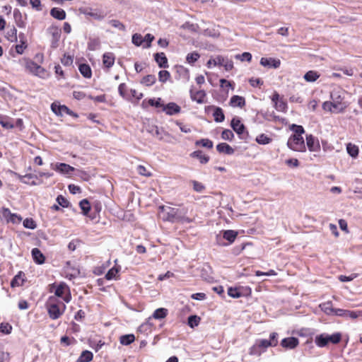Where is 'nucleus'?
<instances>
[{
  "instance_id": "412c9836",
  "label": "nucleus",
  "mask_w": 362,
  "mask_h": 362,
  "mask_svg": "<svg viewBox=\"0 0 362 362\" xmlns=\"http://www.w3.org/2000/svg\"><path fill=\"white\" fill-rule=\"evenodd\" d=\"M216 150L221 153L232 155L234 153V149L226 143H221L216 146Z\"/></svg>"
},
{
  "instance_id": "7ed1b4c3",
  "label": "nucleus",
  "mask_w": 362,
  "mask_h": 362,
  "mask_svg": "<svg viewBox=\"0 0 362 362\" xmlns=\"http://www.w3.org/2000/svg\"><path fill=\"white\" fill-rule=\"evenodd\" d=\"M341 340V334L339 332H336L331 335L327 333H322L315 337V343L318 347H325L329 343L337 344Z\"/></svg>"
},
{
  "instance_id": "603ef678",
  "label": "nucleus",
  "mask_w": 362,
  "mask_h": 362,
  "mask_svg": "<svg viewBox=\"0 0 362 362\" xmlns=\"http://www.w3.org/2000/svg\"><path fill=\"white\" fill-rule=\"evenodd\" d=\"M181 28L187 30L192 33H197L198 25L196 24L191 23L189 22H186L181 26Z\"/></svg>"
},
{
  "instance_id": "a19ab883",
  "label": "nucleus",
  "mask_w": 362,
  "mask_h": 362,
  "mask_svg": "<svg viewBox=\"0 0 362 362\" xmlns=\"http://www.w3.org/2000/svg\"><path fill=\"white\" fill-rule=\"evenodd\" d=\"M6 38L11 42L17 40V30L15 27L7 31Z\"/></svg>"
},
{
  "instance_id": "2f4dec72",
  "label": "nucleus",
  "mask_w": 362,
  "mask_h": 362,
  "mask_svg": "<svg viewBox=\"0 0 362 362\" xmlns=\"http://www.w3.org/2000/svg\"><path fill=\"white\" fill-rule=\"evenodd\" d=\"M168 315V310L166 308H160L156 309L153 313V317L157 320H160L166 317Z\"/></svg>"
},
{
  "instance_id": "9b49d317",
  "label": "nucleus",
  "mask_w": 362,
  "mask_h": 362,
  "mask_svg": "<svg viewBox=\"0 0 362 362\" xmlns=\"http://www.w3.org/2000/svg\"><path fill=\"white\" fill-rule=\"evenodd\" d=\"M48 314L49 317L52 320L58 319L63 313L59 305L55 303H51L47 306Z\"/></svg>"
},
{
  "instance_id": "052dcab7",
  "label": "nucleus",
  "mask_w": 362,
  "mask_h": 362,
  "mask_svg": "<svg viewBox=\"0 0 362 362\" xmlns=\"http://www.w3.org/2000/svg\"><path fill=\"white\" fill-rule=\"evenodd\" d=\"M233 137L234 134L230 129H225L221 133V138L224 140L231 141Z\"/></svg>"
},
{
  "instance_id": "774afa93",
  "label": "nucleus",
  "mask_w": 362,
  "mask_h": 362,
  "mask_svg": "<svg viewBox=\"0 0 362 362\" xmlns=\"http://www.w3.org/2000/svg\"><path fill=\"white\" fill-rule=\"evenodd\" d=\"M61 62L64 66H70L73 63V58L71 56L64 55L62 58Z\"/></svg>"
},
{
  "instance_id": "a211bd4d",
  "label": "nucleus",
  "mask_w": 362,
  "mask_h": 362,
  "mask_svg": "<svg viewBox=\"0 0 362 362\" xmlns=\"http://www.w3.org/2000/svg\"><path fill=\"white\" fill-rule=\"evenodd\" d=\"M26 68L35 75H40L44 72V69L42 66L32 61L27 62Z\"/></svg>"
},
{
  "instance_id": "cd10ccee",
  "label": "nucleus",
  "mask_w": 362,
  "mask_h": 362,
  "mask_svg": "<svg viewBox=\"0 0 362 362\" xmlns=\"http://www.w3.org/2000/svg\"><path fill=\"white\" fill-rule=\"evenodd\" d=\"M191 156L193 158H198L200 163L202 164H205L208 163V161L209 160V157L204 154L201 151H196L192 152L191 153Z\"/></svg>"
},
{
  "instance_id": "6e6d98bb",
  "label": "nucleus",
  "mask_w": 362,
  "mask_h": 362,
  "mask_svg": "<svg viewBox=\"0 0 362 362\" xmlns=\"http://www.w3.org/2000/svg\"><path fill=\"white\" fill-rule=\"evenodd\" d=\"M23 226L29 229H35L37 226L33 218H27L23 221Z\"/></svg>"
},
{
  "instance_id": "680f3d73",
  "label": "nucleus",
  "mask_w": 362,
  "mask_h": 362,
  "mask_svg": "<svg viewBox=\"0 0 362 362\" xmlns=\"http://www.w3.org/2000/svg\"><path fill=\"white\" fill-rule=\"evenodd\" d=\"M58 204L64 208L69 206V201L64 198L62 195H59L56 199Z\"/></svg>"
},
{
  "instance_id": "b1692460",
  "label": "nucleus",
  "mask_w": 362,
  "mask_h": 362,
  "mask_svg": "<svg viewBox=\"0 0 362 362\" xmlns=\"http://www.w3.org/2000/svg\"><path fill=\"white\" fill-rule=\"evenodd\" d=\"M320 76L317 71L311 70L305 74L303 78L307 82H315L319 78Z\"/></svg>"
},
{
  "instance_id": "4c0bfd02",
  "label": "nucleus",
  "mask_w": 362,
  "mask_h": 362,
  "mask_svg": "<svg viewBox=\"0 0 362 362\" xmlns=\"http://www.w3.org/2000/svg\"><path fill=\"white\" fill-rule=\"evenodd\" d=\"M196 146H202V147H205L207 148H211L213 147V142L212 141L209 140V139H202L200 140H198L195 142Z\"/></svg>"
},
{
  "instance_id": "7c9ffc66",
  "label": "nucleus",
  "mask_w": 362,
  "mask_h": 362,
  "mask_svg": "<svg viewBox=\"0 0 362 362\" xmlns=\"http://www.w3.org/2000/svg\"><path fill=\"white\" fill-rule=\"evenodd\" d=\"M214 120L216 122H222L225 119V116L222 109L219 107H214V112L213 113Z\"/></svg>"
},
{
  "instance_id": "864d4df0",
  "label": "nucleus",
  "mask_w": 362,
  "mask_h": 362,
  "mask_svg": "<svg viewBox=\"0 0 362 362\" xmlns=\"http://www.w3.org/2000/svg\"><path fill=\"white\" fill-rule=\"evenodd\" d=\"M170 77V74L169 71L163 70L160 71L158 73V78L159 81L162 83L166 82Z\"/></svg>"
},
{
  "instance_id": "f704fd0d",
  "label": "nucleus",
  "mask_w": 362,
  "mask_h": 362,
  "mask_svg": "<svg viewBox=\"0 0 362 362\" xmlns=\"http://www.w3.org/2000/svg\"><path fill=\"white\" fill-rule=\"evenodd\" d=\"M19 39L21 40V44L17 45L16 46V51L18 54H23L24 49L27 47L25 41L24 40V35L22 33L19 34Z\"/></svg>"
},
{
  "instance_id": "338daca9",
  "label": "nucleus",
  "mask_w": 362,
  "mask_h": 362,
  "mask_svg": "<svg viewBox=\"0 0 362 362\" xmlns=\"http://www.w3.org/2000/svg\"><path fill=\"white\" fill-rule=\"evenodd\" d=\"M278 334L276 332H272L270 334L269 341L272 344V346H276L278 344L277 339Z\"/></svg>"
},
{
  "instance_id": "c85d7f7f",
  "label": "nucleus",
  "mask_w": 362,
  "mask_h": 362,
  "mask_svg": "<svg viewBox=\"0 0 362 362\" xmlns=\"http://www.w3.org/2000/svg\"><path fill=\"white\" fill-rule=\"evenodd\" d=\"M135 340V337L133 334H124L120 337L119 342L122 345H129Z\"/></svg>"
},
{
  "instance_id": "79ce46f5",
  "label": "nucleus",
  "mask_w": 362,
  "mask_h": 362,
  "mask_svg": "<svg viewBox=\"0 0 362 362\" xmlns=\"http://www.w3.org/2000/svg\"><path fill=\"white\" fill-rule=\"evenodd\" d=\"M156 81V78L154 75H147L143 78L141 83L147 86H150L154 84Z\"/></svg>"
},
{
  "instance_id": "ddd939ff",
  "label": "nucleus",
  "mask_w": 362,
  "mask_h": 362,
  "mask_svg": "<svg viewBox=\"0 0 362 362\" xmlns=\"http://www.w3.org/2000/svg\"><path fill=\"white\" fill-rule=\"evenodd\" d=\"M163 111L168 115H173L180 112L181 107L175 103H169L163 106Z\"/></svg>"
},
{
  "instance_id": "13d9d810",
  "label": "nucleus",
  "mask_w": 362,
  "mask_h": 362,
  "mask_svg": "<svg viewBox=\"0 0 362 362\" xmlns=\"http://www.w3.org/2000/svg\"><path fill=\"white\" fill-rule=\"evenodd\" d=\"M148 103L151 106H154L156 107H162V110L163 109V106L165 105L164 104H163L161 103L160 98H157V100H156L155 98H151L148 100Z\"/></svg>"
},
{
  "instance_id": "a878e982",
  "label": "nucleus",
  "mask_w": 362,
  "mask_h": 362,
  "mask_svg": "<svg viewBox=\"0 0 362 362\" xmlns=\"http://www.w3.org/2000/svg\"><path fill=\"white\" fill-rule=\"evenodd\" d=\"M23 276H24V274L22 272H19L18 274H16L14 276V278L11 280V286L13 288V287L22 286L24 282Z\"/></svg>"
},
{
  "instance_id": "e433bc0d",
  "label": "nucleus",
  "mask_w": 362,
  "mask_h": 362,
  "mask_svg": "<svg viewBox=\"0 0 362 362\" xmlns=\"http://www.w3.org/2000/svg\"><path fill=\"white\" fill-rule=\"evenodd\" d=\"M0 124L6 129H12L14 127L11 119L6 117L0 116Z\"/></svg>"
},
{
  "instance_id": "6e6552de",
  "label": "nucleus",
  "mask_w": 362,
  "mask_h": 362,
  "mask_svg": "<svg viewBox=\"0 0 362 362\" xmlns=\"http://www.w3.org/2000/svg\"><path fill=\"white\" fill-rule=\"evenodd\" d=\"M231 127L240 136V139H245L244 135L245 127L239 119L233 118L231 121Z\"/></svg>"
},
{
  "instance_id": "09e8293b",
  "label": "nucleus",
  "mask_w": 362,
  "mask_h": 362,
  "mask_svg": "<svg viewBox=\"0 0 362 362\" xmlns=\"http://www.w3.org/2000/svg\"><path fill=\"white\" fill-rule=\"evenodd\" d=\"M199 57L200 56L197 52H194L192 53H189L187 55L186 60L189 64H192L199 59Z\"/></svg>"
},
{
  "instance_id": "4d7b16f0",
  "label": "nucleus",
  "mask_w": 362,
  "mask_h": 362,
  "mask_svg": "<svg viewBox=\"0 0 362 362\" xmlns=\"http://www.w3.org/2000/svg\"><path fill=\"white\" fill-rule=\"evenodd\" d=\"M235 57L242 62H250L252 59V54L250 52H243L241 54H236Z\"/></svg>"
},
{
  "instance_id": "f03ea898",
  "label": "nucleus",
  "mask_w": 362,
  "mask_h": 362,
  "mask_svg": "<svg viewBox=\"0 0 362 362\" xmlns=\"http://www.w3.org/2000/svg\"><path fill=\"white\" fill-rule=\"evenodd\" d=\"M345 92L340 88L334 89L331 92V100L334 105V113L343 112L347 107L344 101Z\"/></svg>"
},
{
  "instance_id": "0eeeda50",
  "label": "nucleus",
  "mask_w": 362,
  "mask_h": 362,
  "mask_svg": "<svg viewBox=\"0 0 362 362\" xmlns=\"http://www.w3.org/2000/svg\"><path fill=\"white\" fill-rule=\"evenodd\" d=\"M260 64L264 66L269 69H277L281 65V61L279 59L276 58H272V57H262L260 59Z\"/></svg>"
},
{
  "instance_id": "de8ad7c7",
  "label": "nucleus",
  "mask_w": 362,
  "mask_h": 362,
  "mask_svg": "<svg viewBox=\"0 0 362 362\" xmlns=\"http://www.w3.org/2000/svg\"><path fill=\"white\" fill-rule=\"evenodd\" d=\"M263 350L259 347L257 344H255L252 346L250 347L249 351V354L252 356H260L263 353Z\"/></svg>"
},
{
  "instance_id": "a18cd8bd",
  "label": "nucleus",
  "mask_w": 362,
  "mask_h": 362,
  "mask_svg": "<svg viewBox=\"0 0 362 362\" xmlns=\"http://www.w3.org/2000/svg\"><path fill=\"white\" fill-rule=\"evenodd\" d=\"M108 23L111 26L115 28L116 29H117L119 30H122V31L125 30L124 25L118 20H115V19L110 20L108 21Z\"/></svg>"
},
{
  "instance_id": "1a4fd4ad",
  "label": "nucleus",
  "mask_w": 362,
  "mask_h": 362,
  "mask_svg": "<svg viewBox=\"0 0 362 362\" xmlns=\"http://www.w3.org/2000/svg\"><path fill=\"white\" fill-rule=\"evenodd\" d=\"M52 169L64 175H70L74 170V168L73 167L63 163H57L55 164H52Z\"/></svg>"
},
{
  "instance_id": "f257e3e1",
  "label": "nucleus",
  "mask_w": 362,
  "mask_h": 362,
  "mask_svg": "<svg viewBox=\"0 0 362 362\" xmlns=\"http://www.w3.org/2000/svg\"><path fill=\"white\" fill-rule=\"evenodd\" d=\"M187 211L172 207L169 205H161L158 207V214L164 221L170 223H192V219L186 216Z\"/></svg>"
},
{
  "instance_id": "ea45409f",
  "label": "nucleus",
  "mask_w": 362,
  "mask_h": 362,
  "mask_svg": "<svg viewBox=\"0 0 362 362\" xmlns=\"http://www.w3.org/2000/svg\"><path fill=\"white\" fill-rule=\"evenodd\" d=\"M256 141L259 144H268L272 141V139L264 134H261L256 138Z\"/></svg>"
},
{
  "instance_id": "473e14b6",
  "label": "nucleus",
  "mask_w": 362,
  "mask_h": 362,
  "mask_svg": "<svg viewBox=\"0 0 362 362\" xmlns=\"http://www.w3.org/2000/svg\"><path fill=\"white\" fill-rule=\"evenodd\" d=\"M347 153L353 158H356L358 154V148L357 146L351 143L346 146Z\"/></svg>"
},
{
  "instance_id": "9d476101",
  "label": "nucleus",
  "mask_w": 362,
  "mask_h": 362,
  "mask_svg": "<svg viewBox=\"0 0 362 362\" xmlns=\"http://www.w3.org/2000/svg\"><path fill=\"white\" fill-rule=\"evenodd\" d=\"M51 109L54 113L59 116H63L64 114L71 115L72 111L70 110L66 106L57 105L53 103L51 105Z\"/></svg>"
},
{
  "instance_id": "4468645a",
  "label": "nucleus",
  "mask_w": 362,
  "mask_h": 362,
  "mask_svg": "<svg viewBox=\"0 0 362 362\" xmlns=\"http://www.w3.org/2000/svg\"><path fill=\"white\" fill-rule=\"evenodd\" d=\"M115 60V56L112 52H105L103 55V64L108 69L114 65Z\"/></svg>"
},
{
  "instance_id": "c03bdc74",
  "label": "nucleus",
  "mask_w": 362,
  "mask_h": 362,
  "mask_svg": "<svg viewBox=\"0 0 362 362\" xmlns=\"http://www.w3.org/2000/svg\"><path fill=\"white\" fill-rule=\"evenodd\" d=\"M132 43L136 46H143L144 40L141 34L135 33L132 35Z\"/></svg>"
},
{
  "instance_id": "423d86ee",
  "label": "nucleus",
  "mask_w": 362,
  "mask_h": 362,
  "mask_svg": "<svg viewBox=\"0 0 362 362\" xmlns=\"http://www.w3.org/2000/svg\"><path fill=\"white\" fill-rule=\"evenodd\" d=\"M288 146L296 151H302L305 149V142L302 136L300 135H293L291 136L288 141Z\"/></svg>"
},
{
  "instance_id": "aec40b11",
  "label": "nucleus",
  "mask_w": 362,
  "mask_h": 362,
  "mask_svg": "<svg viewBox=\"0 0 362 362\" xmlns=\"http://www.w3.org/2000/svg\"><path fill=\"white\" fill-rule=\"evenodd\" d=\"M205 96L206 93L204 90H198L194 93L192 90H190L191 99L194 101H196L197 103H203Z\"/></svg>"
},
{
  "instance_id": "37998d69",
  "label": "nucleus",
  "mask_w": 362,
  "mask_h": 362,
  "mask_svg": "<svg viewBox=\"0 0 362 362\" xmlns=\"http://www.w3.org/2000/svg\"><path fill=\"white\" fill-rule=\"evenodd\" d=\"M228 294L229 296L233 298H238L242 296V293L240 289L238 288L230 287L228 289Z\"/></svg>"
},
{
  "instance_id": "f3484780",
  "label": "nucleus",
  "mask_w": 362,
  "mask_h": 362,
  "mask_svg": "<svg viewBox=\"0 0 362 362\" xmlns=\"http://www.w3.org/2000/svg\"><path fill=\"white\" fill-rule=\"evenodd\" d=\"M155 61L160 68H168V59L163 52H159L154 54Z\"/></svg>"
},
{
  "instance_id": "0e129e2a",
  "label": "nucleus",
  "mask_w": 362,
  "mask_h": 362,
  "mask_svg": "<svg viewBox=\"0 0 362 362\" xmlns=\"http://www.w3.org/2000/svg\"><path fill=\"white\" fill-rule=\"evenodd\" d=\"M12 327L8 323H1L0 332L4 334H9L11 331Z\"/></svg>"
},
{
  "instance_id": "2eb2a0df",
  "label": "nucleus",
  "mask_w": 362,
  "mask_h": 362,
  "mask_svg": "<svg viewBox=\"0 0 362 362\" xmlns=\"http://www.w3.org/2000/svg\"><path fill=\"white\" fill-rule=\"evenodd\" d=\"M33 261L37 264H42L45 262V257L40 249L35 247L31 251Z\"/></svg>"
},
{
  "instance_id": "f8f14e48",
  "label": "nucleus",
  "mask_w": 362,
  "mask_h": 362,
  "mask_svg": "<svg viewBox=\"0 0 362 362\" xmlns=\"http://www.w3.org/2000/svg\"><path fill=\"white\" fill-rule=\"evenodd\" d=\"M298 339L293 337L284 338L281 341V346L288 349H293L296 348L298 345Z\"/></svg>"
},
{
  "instance_id": "5fc2aeb1",
  "label": "nucleus",
  "mask_w": 362,
  "mask_h": 362,
  "mask_svg": "<svg viewBox=\"0 0 362 362\" xmlns=\"http://www.w3.org/2000/svg\"><path fill=\"white\" fill-rule=\"evenodd\" d=\"M144 40V48H149L151 47V42L154 40V36L150 33L145 35Z\"/></svg>"
},
{
  "instance_id": "20e7f679",
  "label": "nucleus",
  "mask_w": 362,
  "mask_h": 362,
  "mask_svg": "<svg viewBox=\"0 0 362 362\" xmlns=\"http://www.w3.org/2000/svg\"><path fill=\"white\" fill-rule=\"evenodd\" d=\"M222 233V238L219 235H217L216 238L217 244L221 246H228L232 244L238 235V233L233 230H223Z\"/></svg>"
},
{
  "instance_id": "49530a36",
  "label": "nucleus",
  "mask_w": 362,
  "mask_h": 362,
  "mask_svg": "<svg viewBox=\"0 0 362 362\" xmlns=\"http://www.w3.org/2000/svg\"><path fill=\"white\" fill-rule=\"evenodd\" d=\"M255 344H257V345L260 347L264 352L268 347L272 346V344L268 341V339H259L256 341Z\"/></svg>"
},
{
  "instance_id": "69168bd1",
  "label": "nucleus",
  "mask_w": 362,
  "mask_h": 362,
  "mask_svg": "<svg viewBox=\"0 0 362 362\" xmlns=\"http://www.w3.org/2000/svg\"><path fill=\"white\" fill-rule=\"evenodd\" d=\"M322 108L326 111H329L334 113V105L332 100L323 103Z\"/></svg>"
},
{
  "instance_id": "393cba45",
  "label": "nucleus",
  "mask_w": 362,
  "mask_h": 362,
  "mask_svg": "<svg viewBox=\"0 0 362 362\" xmlns=\"http://www.w3.org/2000/svg\"><path fill=\"white\" fill-rule=\"evenodd\" d=\"M78 69L81 75L85 78H90L91 77L92 71L89 65L86 64H80Z\"/></svg>"
},
{
  "instance_id": "5701e85b",
  "label": "nucleus",
  "mask_w": 362,
  "mask_h": 362,
  "mask_svg": "<svg viewBox=\"0 0 362 362\" xmlns=\"http://www.w3.org/2000/svg\"><path fill=\"white\" fill-rule=\"evenodd\" d=\"M320 309L328 315H333L334 308L331 301H327L320 305Z\"/></svg>"
},
{
  "instance_id": "c756f323",
  "label": "nucleus",
  "mask_w": 362,
  "mask_h": 362,
  "mask_svg": "<svg viewBox=\"0 0 362 362\" xmlns=\"http://www.w3.org/2000/svg\"><path fill=\"white\" fill-rule=\"evenodd\" d=\"M100 47V41L99 38H90L88 42V49L90 51H95Z\"/></svg>"
},
{
  "instance_id": "58836bf2",
  "label": "nucleus",
  "mask_w": 362,
  "mask_h": 362,
  "mask_svg": "<svg viewBox=\"0 0 362 362\" xmlns=\"http://www.w3.org/2000/svg\"><path fill=\"white\" fill-rule=\"evenodd\" d=\"M200 320V317L197 315H190L188 317L187 324L190 327L194 328V327L198 326Z\"/></svg>"
},
{
  "instance_id": "3c124183",
  "label": "nucleus",
  "mask_w": 362,
  "mask_h": 362,
  "mask_svg": "<svg viewBox=\"0 0 362 362\" xmlns=\"http://www.w3.org/2000/svg\"><path fill=\"white\" fill-rule=\"evenodd\" d=\"M66 289H68L67 286L64 283H61L55 290V295L58 297H63L64 291Z\"/></svg>"
},
{
  "instance_id": "bb28decb",
  "label": "nucleus",
  "mask_w": 362,
  "mask_h": 362,
  "mask_svg": "<svg viewBox=\"0 0 362 362\" xmlns=\"http://www.w3.org/2000/svg\"><path fill=\"white\" fill-rule=\"evenodd\" d=\"M93 355L90 351L86 350L82 351L80 356L77 359V362H90L93 360Z\"/></svg>"
},
{
  "instance_id": "e2e57ef3",
  "label": "nucleus",
  "mask_w": 362,
  "mask_h": 362,
  "mask_svg": "<svg viewBox=\"0 0 362 362\" xmlns=\"http://www.w3.org/2000/svg\"><path fill=\"white\" fill-rule=\"evenodd\" d=\"M291 129L295 132L294 135L302 136V134L305 132L303 127L300 125L292 124L291 126Z\"/></svg>"
},
{
  "instance_id": "bf43d9fd",
  "label": "nucleus",
  "mask_w": 362,
  "mask_h": 362,
  "mask_svg": "<svg viewBox=\"0 0 362 362\" xmlns=\"http://www.w3.org/2000/svg\"><path fill=\"white\" fill-rule=\"evenodd\" d=\"M136 172L143 176L149 177L151 173L149 170H148L144 165H139L136 167Z\"/></svg>"
},
{
  "instance_id": "4be33fe9",
  "label": "nucleus",
  "mask_w": 362,
  "mask_h": 362,
  "mask_svg": "<svg viewBox=\"0 0 362 362\" xmlns=\"http://www.w3.org/2000/svg\"><path fill=\"white\" fill-rule=\"evenodd\" d=\"M50 15L57 19V20H64L66 18V12L59 8H53L50 11Z\"/></svg>"
},
{
  "instance_id": "dca6fc26",
  "label": "nucleus",
  "mask_w": 362,
  "mask_h": 362,
  "mask_svg": "<svg viewBox=\"0 0 362 362\" xmlns=\"http://www.w3.org/2000/svg\"><path fill=\"white\" fill-rule=\"evenodd\" d=\"M306 144L311 151H317L320 149L318 141L311 134L306 136Z\"/></svg>"
},
{
  "instance_id": "8fccbe9b",
  "label": "nucleus",
  "mask_w": 362,
  "mask_h": 362,
  "mask_svg": "<svg viewBox=\"0 0 362 362\" xmlns=\"http://www.w3.org/2000/svg\"><path fill=\"white\" fill-rule=\"evenodd\" d=\"M362 317V310H346V318L356 319Z\"/></svg>"
},
{
  "instance_id": "c9c22d12",
  "label": "nucleus",
  "mask_w": 362,
  "mask_h": 362,
  "mask_svg": "<svg viewBox=\"0 0 362 362\" xmlns=\"http://www.w3.org/2000/svg\"><path fill=\"white\" fill-rule=\"evenodd\" d=\"M79 206L83 215L87 216L90 210V205L89 202L87 199H83L80 202Z\"/></svg>"
},
{
  "instance_id": "39448f33",
  "label": "nucleus",
  "mask_w": 362,
  "mask_h": 362,
  "mask_svg": "<svg viewBox=\"0 0 362 362\" xmlns=\"http://www.w3.org/2000/svg\"><path fill=\"white\" fill-rule=\"evenodd\" d=\"M211 65L214 66H223L226 71H230L233 68V62L231 59L228 57H223L221 55H218L213 59H210L207 63L206 66L208 68H211Z\"/></svg>"
},
{
  "instance_id": "6ab92c4d",
  "label": "nucleus",
  "mask_w": 362,
  "mask_h": 362,
  "mask_svg": "<svg viewBox=\"0 0 362 362\" xmlns=\"http://www.w3.org/2000/svg\"><path fill=\"white\" fill-rule=\"evenodd\" d=\"M230 105L233 107H238L242 108L245 105V100L243 96L233 95L230 100Z\"/></svg>"
},
{
  "instance_id": "72a5a7b5",
  "label": "nucleus",
  "mask_w": 362,
  "mask_h": 362,
  "mask_svg": "<svg viewBox=\"0 0 362 362\" xmlns=\"http://www.w3.org/2000/svg\"><path fill=\"white\" fill-rule=\"evenodd\" d=\"M120 267H114L111 268L107 273L105 274V279L107 280H112L116 279L117 274L119 272Z\"/></svg>"
}]
</instances>
